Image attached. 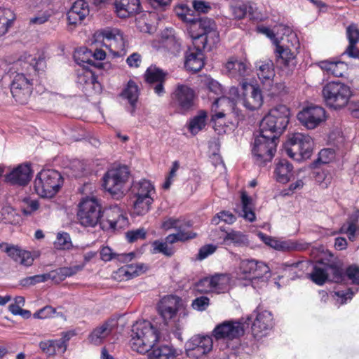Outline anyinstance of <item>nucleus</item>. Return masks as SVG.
<instances>
[{
	"instance_id": "obj_37",
	"label": "nucleus",
	"mask_w": 359,
	"mask_h": 359,
	"mask_svg": "<svg viewBox=\"0 0 359 359\" xmlns=\"http://www.w3.org/2000/svg\"><path fill=\"white\" fill-rule=\"evenodd\" d=\"M100 258L104 262H109L113 259H116L121 262H127L132 260L134 257V253H123V254H117L113 252L111 248L108 246H104L101 248L100 252Z\"/></svg>"
},
{
	"instance_id": "obj_54",
	"label": "nucleus",
	"mask_w": 359,
	"mask_h": 359,
	"mask_svg": "<svg viewBox=\"0 0 359 359\" xmlns=\"http://www.w3.org/2000/svg\"><path fill=\"white\" fill-rule=\"evenodd\" d=\"M346 34L348 41V44H357L359 42L358 25L352 22L346 27Z\"/></svg>"
},
{
	"instance_id": "obj_23",
	"label": "nucleus",
	"mask_w": 359,
	"mask_h": 359,
	"mask_svg": "<svg viewBox=\"0 0 359 359\" xmlns=\"http://www.w3.org/2000/svg\"><path fill=\"white\" fill-rule=\"evenodd\" d=\"M102 222L106 225L104 229H116L122 228L127 222V217L123 215L122 210L118 205H114L103 209Z\"/></svg>"
},
{
	"instance_id": "obj_10",
	"label": "nucleus",
	"mask_w": 359,
	"mask_h": 359,
	"mask_svg": "<svg viewBox=\"0 0 359 359\" xmlns=\"http://www.w3.org/2000/svg\"><path fill=\"white\" fill-rule=\"evenodd\" d=\"M196 99L197 93L193 88L178 83L170 94L169 104L175 113L184 115L194 109Z\"/></svg>"
},
{
	"instance_id": "obj_39",
	"label": "nucleus",
	"mask_w": 359,
	"mask_h": 359,
	"mask_svg": "<svg viewBox=\"0 0 359 359\" xmlns=\"http://www.w3.org/2000/svg\"><path fill=\"white\" fill-rule=\"evenodd\" d=\"M134 212L137 215H144L149 212L154 202L152 196H133Z\"/></svg>"
},
{
	"instance_id": "obj_1",
	"label": "nucleus",
	"mask_w": 359,
	"mask_h": 359,
	"mask_svg": "<svg viewBox=\"0 0 359 359\" xmlns=\"http://www.w3.org/2000/svg\"><path fill=\"white\" fill-rule=\"evenodd\" d=\"M129 345L140 354L148 353V359H175L179 354L170 345H158L160 339L158 329L149 320L137 321L132 328Z\"/></svg>"
},
{
	"instance_id": "obj_56",
	"label": "nucleus",
	"mask_w": 359,
	"mask_h": 359,
	"mask_svg": "<svg viewBox=\"0 0 359 359\" xmlns=\"http://www.w3.org/2000/svg\"><path fill=\"white\" fill-rule=\"evenodd\" d=\"M344 275L354 285H359V266L355 264L348 266Z\"/></svg>"
},
{
	"instance_id": "obj_4",
	"label": "nucleus",
	"mask_w": 359,
	"mask_h": 359,
	"mask_svg": "<svg viewBox=\"0 0 359 359\" xmlns=\"http://www.w3.org/2000/svg\"><path fill=\"white\" fill-rule=\"evenodd\" d=\"M103 208L95 197L82 198L77 205L76 218L83 227H95L97 224L102 229L106 225L102 222Z\"/></svg>"
},
{
	"instance_id": "obj_45",
	"label": "nucleus",
	"mask_w": 359,
	"mask_h": 359,
	"mask_svg": "<svg viewBox=\"0 0 359 359\" xmlns=\"http://www.w3.org/2000/svg\"><path fill=\"white\" fill-rule=\"evenodd\" d=\"M263 87L266 91L267 96L271 98H278L286 94V86L284 83H273L272 81L271 83H266Z\"/></svg>"
},
{
	"instance_id": "obj_25",
	"label": "nucleus",
	"mask_w": 359,
	"mask_h": 359,
	"mask_svg": "<svg viewBox=\"0 0 359 359\" xmlns=\"http://www.w3.org/2000/svg\"><path fill=\"white\" fill-rule=\"evenodd\" d=\"M203 50L193 45L189 47L184 55V67L194 73L199 72L205 65Z\"/></svg>"
},
{
	"instance_id": "obj_26",
	"label": "nucleus",
	"mask_w": 359,
	"mask_h": 359,
	"mask_svg": "<svg viewBox=\"0 0 359 359\" xmlns=\"http://www.w3.org/2000/svg\"><path fill=\"white\" fill-rule=\"evenodd\" d=\"M89 6L87 1L85 0L76 1L67 13L69 25L74 27L81 25L89 15Z\"/></svg>"
},
{
	"instance_id": "obj_62",
	"label": "nucleus",
	"mask_w": 359,
	"mask_h": 359,
	"mask_svg": "<svg viewBox=\"0 0 359 359\" xmlns=\"http://www.w3.org/2000/svg\"><path fill=\"white\" fill-rule=\"evenodd\" d=\"M55 313V309L51 306H46L34 313L36 318L45 319L52 317Z\"/></svg>"
},
{
	"instance_id": "obj_11",
	"label": "nucleus",
	"mask_w": 359,
	"mask_h": 359,
	"mask_svg": "<svg viewBox=\"0 0 359 359\" xmlns=\"http://www.w3.org/2000/svg\"><path fill=\"white\" fill-rule=\"evenodd\" d=\"M287 155L297 161H302L311 156L313 141L308 135L300 133H294L284 146Z\"/></svg>"
},
{
	"instance_id": "obj_8",
	"label": "nucleus",
	"mask_w": 359,
	"mask_h": 359,
	"mask_svg": "<svg viewBox=\"0 0 359 359\" xmlns=\"http://www.w3.org/2000/svg\"><path fill=\"white\" fill-rule=\"evenodd\" d=\"M290 116V110L286 105H276L262 118L259 128L262 133H269L279 138L289 123Z\"/></svg>"
},
{
	"instance_id": "obj_29",
	"label": "nucleus",
	"mask_w": 359,
	"mask_h": 359,
	"mask_svg": "<svg viewBox=\"0 0 359 359\" xmlns=\"http://www.w3.org/2000/svg\"><path fill=\"white\" fill-rule=\"evenodd\" d=\"M230 11L232 16L236 20H242L245 18L247 14L250 19H255L254 8L252 4L250 1H237L230 5Z\"/></svg>"
},
{
	"instance_id": "obj_24",
	"label": "nucleus",
	"mask_w": 359,
	"mask_h": 359,
	"mask_svg": "<svg viewBox=\"0 0 359 359\" xmlns=\"http://www.w3.org/2000/svg\"><path fill=\"white\" fill-rule=\"evenodd\" d=\"M114 11L120 18H128L140 13V0H114Z\"/></svg>"
},
{
	"instance_id": "obj_49",
	"label": "nucleus",
	"mask_w": 359,
	"mask_h": 359,
	"mask_svg": "<svg viewBox=\"0 0 359 359\" xmlns=\"http://www.w3.org/2000/svg\"><path fill=\"white\" fill-rule=\"evenodd\" d=\"M230 241L234 245H245L248 243V236L241 231L232 230L230 232L226 233L224 238V242L227 243Z\"/></svg>"
},
{
	"instance_id": "obj_59",
	"label": "nucleus",
	"mask_w": 359,
	"mask_h": 359,
	"mask_svg": "<svg viewBox=\"0 0 359 359\" xmlns=\"http://www.w3.org/2000/svg\"><path fill=\"white\" fill-rule=\"evenodd\" d=\"M48 279H51V273L48 274L36 275L25 278L22 280V284L23 285H34L38 283H43Z\"/></svg>"
},
{
	"instance_id": "obj_64",
	"label": "nucleus",
	"mask_w": 359,
	"mask_h": 359,
	"mask_svg": "<svg viewBox=\"0 0 359 359\" xmlns=\"http://www.w3.org/2000/svg\"><path fill=\"white\" fill-rule=\"evenodd\" d=\"M70 244L69 236L67 233H58L57 240L55 243V246L58 249L68 248Z\"/></svg>"
},
{
	"instance_id": "obj_14",
	"label": "nucleus",
	"mask_w": 359,
	"mask_h": 359,
	"mask_svg": "<svg viewBox=\"0 0 359 359\" xmlns=\"http://www.w3.org/2000/svg\"><path fill=\"white\" fill-rule=\"evenodd\" d=\"M213 339L212 336L195 334L184 345L185 353L189 358L200 359L212 351Z\"/></svg>"
},
{
	"instance_id": "obj_6",
	"label": "nucleus",
	"mask_w": 359,
	"mask_h": 359,
	"mask_svg": "<svg viewBox=\"0 0 359 359\" xmlns=\"http://www.w3.org/2000/svg\"><path fill=\"white\" fill-rule=\"evenodd\" d=\"M282 40L283 43H277L274 50L276 63L281 69L292 72L297 64V55L300 43L294 34H289Z\"/></svg>"
},
{
	"instance_id": "obj_40",
	"label": "nucleus",
	"mask_w": 359,
	"mask_h": 359,
	"mask_svg": "<svg viewBox=\"0 0 359 359\" xmlns=\"http://www.w3.org/2000/svg\"><path fill=\"white\" fill-rule=\"evenodd\" d=\"M192 226L193 222L191 220L170 217L163 222L161 226L165 230L175 229L177 231H182Z\"/></svg>"
},
{
	"instance_id": "obj_15",
	"label": "nucleus",
	"mask_w": 359,
	"mask_h": 359,
	"mask_svg": "<svg viewBox=\"0 0 359 359\" xmlns=\"http://www.w3.org/2000/svg\"><path fill=\"white\" fill-rule=\"evenodd\" d=\"M76 82L86 95L99 94L102 90L97 77L88 67H80L76 70Z\"/></svg>"
},
{
	"instance_id": "obj_32",
	"label": "nucleus",
	"mask_w": 359,
	"mask_h": 359,
	"mask_svg": "<svg viewBox=\"0 0 359 359\" xmlns=\"http://www.w3.org/2000/svg\"><path fill=\"white\" fill-rule=\"evenodd\" d=\"M308 277L313 283L318 285H324L329 278L326 262L318 261L313 264L312 271L308 273Z\"/></svg>"
},
{
	"instance_id": "obj_9",
	"label": "nucleus",
	"mask_w": 359,
	"mask_h": 359,
	"mask_svg": "<svg viewBox=\"0 0 359 359\" xmlns=\"http://www.w3.org/2000/svg\"><path fill=\"white\" fill-rule=\"evenodd\" d=\"M64 182L61 174L53 169H43L36 176L34 188L42 198H52L60 189Z\"/></svg>"
},
{
	"instance_id": "obj_63",
	"label": "nucleus",
	"mask_w": 359,
	"mask_h": 359,
	"mask_svg": "<svg viewBox=\"0 0 359 359\" xmlns=\"http://www.w3.org/2000/svg\"><path fill=\"white\" fill-rule=\"evenodd\" d=\"M333 66L329 75L342 77L346 71V65L341 61H334Z\"/></svg>"
},
{
	"instance_id": "obj_28",
	"label": "nucleus",
	"mask_w": 359,
	"mask_h": 359,
	"mask_svg": "<svg viewBox=\"0 0 359 359\" xmlns=\"http://www.w3.org/2000/svg\"><path fill=\"white\" fill-rule=\"evenodd\" d=\"M113 323L114 320H109L96 327L88 336L90 343L95 345H100L104 339L112 332L114 327Z\"/></svg>"
},
{
	"instance_id": "obj_52",
	"label": "nucleus",
	"mask_w": 359,
	"mask_h": 359,
	"mask_svg": "<svg viewBox=\"0 0 359 359\" xmlns=\"http://www.w3.org/2000/svg\"><path fill=\"white\" fill-rule=\"evenodd\" d=\"M125 266L128 271V277L131 279L144 273L149 269L148 266L144 263L126 264Z\"/></svg>"
},
{
	"instance_id": "obj_48",
	"label": "nucleus",
	"mask_w": 359,
	"mask_h": 359,
	"mask_svg": "<svg viewBox=\"0 0 359 359\" xmlns=\"http://www.w3.org/2000/svg\"><path fill=\"white\" fill-rule=\"evenodd\" d=\"M306 249L305 245L292 240L279 241L275 250L283 252L302 251Z\"/></svg>"
},
{
	"instance_id": "obj_50",
	"label": "nucleus",
	"mask_w": 359,
	"mask_h": 359,
	"mask_svg": "<svg viewBox=\"0 0 359 359\" xmlns=\"http://www.w3.org/2000/svg\"><path fill=\"white\" fill-rule=\"evenodd\" d=\"M118 34V29L107 27L97 31L94 34V37L95 38L96 41L101 40L103 43H104L105 41L111 42L116 41V37Z\"/></svg>"
},
{
	"instance_id": "obj_20",
	"label": "nucleus",
	"mask_w": 359,
	"mask_h": 359,
	"mask_svg": "<svg viewBox=\"0 0 359 359\" xmlns=\"http://www.w3.org/2000/svg\"><path fill=\"white\" fill-rule=\"evenodd\" d=\"M180 302L181 299L176 295H167L160 300L157 305V310L165 324L176 316Z\"/></svg>"
},
{
	"instance_id": "obj_21",
	"label": "nucleus",
	"mask_w": 359,
	"mask_h": 359,
	"mask_svg": "<svg viewBox=\"0 0 359 359\" xmlns=\"http://www.w3.org/2000/svg\"><path fill=\"white\" fill-rule=\"evenodd\" d=\"M32 173L31 164L24 163L18 165L9 173L6 174L5 180L12 185L25 187L31 181Z\"/></svg>"
},
{
	"instance_id": "obj_13",
	"label": "nucleus",
	"mask_w": 359,
	"mask_h": 359,
	"mask_svg": "<svg viewBox=\"0 0 359 359\" xmlns=\"http://www.w3.org/2000/svg\"><path fill=\"white\" fill-rule=\"evenodd\" d=\"M10 90L17 104H27L33 91L32 80L22 73H17L10 84Z\"/></svg>"
},
{
	"instance_id": "obj_17",
	"label": "nucleus",
	"mask_w": 359,
	"mask_h": 359,
	"mask_svg": "<svg viewBox=\"0 0 359 359\" xmlns=\"http://www.w3.org/2000/svg\"><path fill=\"white\" fill-rule=\"evenodd\" d=\"M242 104L250 111L259 109L263 104V95L258 86L249 83L246 81L241 84Z\"/></svg>"
},
{
	"instance_id": "obj_35",
	"label": "nucleus",
	"mask_w": 359,
	"mask_h": 359,
	"mask_svg": "<svg viewBox=\"0 0 359 359\" xmlns=\"http://www.w3.org/2000/svg\"><path fill=\"white\" fill-rule=\"evenodd\" d=\"M202 282L208 283L210 290L217 293L224 292L229 285V278L226 274H215L204 278Z\"/></svg>"
},
{
	"instance_id": "obj_38",
	"label": "nucleus",
	"mask_w": 359,
	"mask_h": 359,
	"mask_svg": "<svg viewBox=\"0 0 359 359\" xmlns=\"http://www.w3.org/2000/svg\"><path fill=\"white\" fill-rule=\"evenodd\" d=\"M154 193H155L154 187L149 180L144 179L133 183L131 187V194L133 196H151Z\"/></svg>"
},
{
	"instance_id": "obj_2",
	"label": "nucleus",
	"mask_w": 359,
	"mask_h": 359,
	"mask_svg": "<svg viewBox=\"0 0 359 359\" xmlns=\"http://www.w3.org/2000/svg\"><path fill=\"white\" fill-rule=\"evenodd\" d=\"M189 34L193 45L203 51L212 50L217 47L220 41L219 33L215 22L206 17L192 20L189 27Z\"/></svg>"
},
{
	"instance_id": "obj_31",
	"label": "nucleus",
	"mask_w": 359,
	"mask_h": 359,
	"mask_svg": "<svg viewBox=\"0 0 359 359\" xmlns=\"http://www.w3.org/2000/svg\"><path fill=\"white\" fill-rule=\"evenodd\" d=\"M74 58L80 67H87L86 65L97 69L104 67L103 63L94 61L92 59V50L86 47H81L78 49L74 55Z\"/></svg>"
},
{
	"instance_id": "obj_61",
	"label": "nucleus",
	"mask_w": 359,
	"mask_h": 359,
	"mask_svg": "<svg viewBox=\"0 0 359 359\" xmlns=\"http://www.w3.org/2000/svg\"><path fill=\"white\" fill-rule=\"evenodd\" d=\"M126 238L130 243H134L137 240L146 238V231L144 229L129 231L126 233Z\"/></svg>"
},
{
	"instance_id": "obj_46",
	"label": "nucleus",
	"mask_w": 359,
	"mask_h": 359,
	"mask_svg": "<svg viewBox=\"0 0 359 359\" xmlns=\"http://www.w3.org/2000/svg\"><path fill=\"white\" fill-rule=\"evenodd\" d=\"M121 96L127 99L134 107L138 99V86L133 80H130L121 93Z\"/></svg>"
},
{
	"instance_id": "obj_18",
	"label": "nucleus",
	"mask_w": 359,
	"mask_h": 359,
	"mask_svg": "<svg viewBox=\"0 0 359 359\" xmlns=\"http://www.w3.org/2000/svg\"><path fill=\"white\" fill-rule=\"evenodd\" d=\"M239 273L244 279H259L270 274L269 266L256 259H243L239 264Z\"/></svg>"
},
{
	"instance_id": "obj_7",
	"label": "nucleus",
	"mask_w": 359,
	"mask_h": 359,
	"mask_svg": "<svg viewBox=\"0 0 359 359\" xmlns=\"http://www.w3.org/2000/svg\"><path fill=\"white\" fill-rule=\"evenodd\" d=\"M322 95L327 107L339 110L349 102L353 92L349 86L340 81L327 82L322 90Z\"/></svg>"
},
{
	"instance_id": "obj_34",
	"label": "nucleus",
	"mask_w": 359,
	"mask_h": 359,
	"mask_svg": "<svg viewBox=\"0 0 359 359\" xmlns=\"http://www.w3.org/2000/svg\"><path fill=\"white\" fill-rule=\"evenodd\" d=\"M229 76L236 79L243 78L248 74L249 68L247 65L236 59H230L225 65Z\"/></svg>"
},
{
	"instance_id": "obj_57",
	"label": "nucleus",
	"mask_w": 359,
	"mask_h": 359,
	"mask_svg": "<svg viewBox=\"0 0 359 359\" xmlns=\"http://www.w3.org/2000/svg\"><path fill=\"white\" fill-rule=\"evenodd\" d=\"M54 348L55 351V353L57 352H61L64 353L67 350V341L69 340V337L67 333H63V335L61 338L57 339H52Z\"/></svg>"
},
{
	"instance_id": "obj_36",
	"label": "nucleus",
	"mask_w": 359,
	"mask_h": 359,
	"mask_svg": "<svg viewBox=\"0 0 359 359\" xmlns=\"http://www.w3.org/2000/svg\"><path fill=\"white\" fill-rule=\"evenodd\" d=\"M241 199L242 213L240 216L250 222H255L256 220V215L254 210V204L252 198L249 196L245 191H242Z\"/></svg>"
},
{
	"instance_id": "obj_16",
	"label": "nucleus",
	"mask_w": 359,
	"mask_h": 359,
	"mask_svg": "<svg viewBox=\"0 0 359 359\" xmlns=\"http://www.w3.org/2000/svg\"><path fill=\"white\" fill-rule=\"evenodd\" d=\"M297 119L307 129H314L326 120V111L322 107L311 105L297 114Z\"/></svg>"
},
{
	"instance_id": "obj_41",
	"label": "nucleus",
	"mask_w": 359,
	"mask_h": 359,
	"mask_svg": "<svg viewBox=\"0 0 359 359\" xmlns=\"http://www.w3.org/2000/svg\"><path fill=\"white\" fill-rule=\"evenodd\" d=\"M15 19V14L11 10L0 8V36L8 31Z\"/></svg>"
},
{
	"instance_id": "obj_55",
	"label": "nucleus",
	"mask_w": 359,
	"mask_h": 359,
	"mask_svg": "<svg viewBox=\"0 0 359 359\" xmlns=\"http://www.w3.org/2000/svg\"><path fill=\"white\" fill-rule=\"evenodd\" d=\"M201 82L209 91L216 95H219L222 93L221 85L212 78L205 76Z\"/></svg>"
},
{
	"instance_id": "obj_43",
	"label": "nucleus",
	"mask_w": 359,
	"mask_h": 359,
	"mask_svg": "<svg viewBox=\"0 0 359 359\" xmlns=\"http://www.w3.org/2000/svg\"><path fill=\"white\" fill-rule=\"evenodd\" d=\"M328 277H331L332 280L335 283H341L344 280V273L339 262L329 261L326 262Z\"/></svg>"
},
{
	"instance_id": "obj_47",
	"label": "nucleus",
	"mask_w": 359,
	"mask_h": 359,
	"mask_svg": "<svg viewBox=\"0 0 359 359\" xmlns=\"http://www.w3.org/2000/svg\"><path fill=\"white\" fill-rule=\"evenodd\" d=\"M207 113L204 110L198 112V114L195 116L190 120L189 129L192 134H196L201 130L206 124Z\"/></svg>"
},
{
	"instance_id": "obj_3",
	"label": "nucleus",
	"mask_w": 359,
	"mask_h": 359,
	"mask_svg": "<svg viewBox=\"0 0 359 359\" xmlns=\"http://www.w3.org/2000/svg\"><path fill=\"white\" fill-rule=\"evenodd\" d=\"M245 334L243 319H231L218 323L212 331L216 341L224 343L226 348L236 350L241 344V338Z\"/></svg>"
},
{
	"instance_id": "obj_58",
	"label": "nucleus",
	"mask_w": 359,
	"mask_h": 359,
	"mask_svg": "<svg viewBox=\"0 0 359 359\" xmlns=\"http://www.w3.org/2000/svg\"><path fill=\"white\" fill-rule=\"evenodd\" d=\"M217 250V246L213 244H206L200 248L196 258L198 260H203L210 255H212Z\"/></svg>"
},
{
	"instance_id": "obj_27",
	"label": "nucleus",
	"mask_w": 359,
	"mask_h": 359,
	"mask_svg": "<svg viewBox=\"0 0 359 359\" xmlns=\"http://www.w3.org/2000/svg\"><path fill=\"white\" fill-rule=\"evenodd\" d=\"M271 321L272 316L270 313L266 311L258 313L251 327L253 337L259 340L265 336L271 326Z\"/></svg>"
},
{
	"instance_id": "obj_42",
	"label": "nucleus",
	"mask_w": 359,
	"mask_h": 359,
	"mask_svg": "<svg viewBox=\"0 0 359 359\" xmlns=\"http://www.w3.org/2000/svg\"><path fill=\"white\" fill-rule=\"evenodd\" d=\"M81 269L79 266L59 268L50 272L51 280L59 283L63 281L66 278L75 275Z\"/></svg>"
},
{
	"instance_id": "obj_19",
	"label": "nucleus",
	"mask_w": 359,
	"mask_h": 359,
	"mask_svg": "<svg viewBox=\"0 0 359 359\" xmlns=\"http://www.w3.org/2000/svg\"><path fill=\"white\" fill-rule=\"evenodd\" d=\"M167 76L166 72L152 65L144 72V79L157 95L163 96L165 93L164 86Z\"/></svg>"
},
{
	"instance_id": "obj_5",
	"label": "nucleus",
	"mask_w": 359,
	"mask_h": 359,
	"mask_svg": "<svg viewBox=\"0 0 359 359\" xmlns=\"http://www.w3.org/2000/svg\"><path fill=\"white\" fill-rule=\"evenodd\" d=\"M255 139L252 148V154L255 163L259 166L265 165L271 161L276 151L279 138L271 133H262V128L254 133Z\"/></svg>"
},
{
	"instance_id": "obj_12",
	"label": "nucleus",
	"mask_w": 359,
	"mask_h": 359,
	"mask_svg": "<svg viewBox=\"0 0 359 359\" xmlns=\"http://www.w3.org/2000/svg\"><path fill=\"white\" fill-rule=\"evenodd\" d=\"M127 166H118L107 171L103 177L102 186L113 197L119 198L123 195V187L129 178Z\"/></svg>"
},
{
	"instance_id": "obj_44",
	"label": "nucleus",
	"mask_w": 359,
	"mask_h": 359,
	"mask_svg": "<svg viewBox=\"0 0 359 359\" xmlns=\"http://www.w3.org/2000/svg\"><path fill=\"white\" fill-rule=\"evenodd\" d=\"M197 233L193 231H185L184 230L177 231L176 233H171L167 236L165 241L168 244H174L178 241L186 242L189 240L194 239L197 237Z\"/></svg>"
},
{
	"instance_id": "obj_33",
	"label": "nucleus",
	"mask_w": 359,
	"mask_h": 359,
	"mask_svg": "<svg viewBox=\"0 0 359 359\" xmlns=\"http://www.w3.org/2000/svg\"><path fill=\"white\" fill-rule=\"evenodd\" d=\"M257 74L263 85L271 83L275 76L274 65L272 60L259 61L256 63Z\"/></svg>"
},
{
	"instance_id": "obj_51",
	"label": "nucleus",
	"mask_w": 359,
	"mask_h": 359,
	"mask_svg": "<svg viewBox=\"0 0 359 359\" xmlns=\"http://www.w3.org/2000/svg\"><path fill=\"white\" fill-rule=\"evenodd\" d=\"M152 247L154 253H162L169 257H172L175 253L174 248L169 247L165 241L156 240L152 243Z\"/></svg>"
},
{
	"instance_id": "obj_60",
	"label": "nucleus",
	"mask_w": 359,
	"mask_h": 359,
	"mask_svg": "<svg viewBox=\"0 0 359 359\" xmlns=\"http://www.w3.org/2000/svg\"><path fill=\"white\" fill-rule=\"evenodd\" d=\"M210 305V299L205 296H201L196 297L193 300L191 306L192 307L199 311H203L206 310L208 306Z\"/></svg>"
},
{
	"instance_id": "obj_53",
	"label": "nucleus",
	"mask_w": 359,
	"mask_h": 359,
	"mask_svg": "<svg viewBox=\"0 0 359 359\" xmlns=\"http://www.w3.org/2000/svg\"><path fill=\"white\" fill-rule=\"evenodd\" d=\"M219 221H223L228 224H232L236 221V217L229 211L222 210L212 218V223L217 224Z\"/></svg>"
},
{
	"instance_id": "obj_22",
	"label": "nucleus",
	"mask_w": 359,
	"mask_h": 359,
	"mask_svg": "<svg viewBox=\"0 0 359 359\" xmlns=\"http://www.w3.org/2000/svg\"><path fill=\"white\" fill-rule=\"evenodd\" d=\"M0 249L15 262H18L25 266H30L33 264L34 257L29 251L22 249L18 245L1 243Z\"/></svg>"
},
{
	"instance_id": "obj_30",
	"label": "nucleus",
	"mask_w": 359,
	"mask_h": 359,
	"mask_svg": "<svg viewBox=\"0 0 359 359\" xmlns=\"http://www.w3.org/2000/svg\"><path fill=\"white\" fill-rule=\"evenodd\" d=\"M274 176L277 182L287 183L293 176V165L286 159H280L276 165Z\"/></svg>"
}]
</instances>
